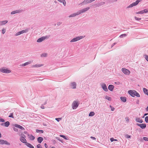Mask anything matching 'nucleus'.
I'll use <instances>...</instances> for the list:
<instances>
[{"mask_svg": "<svg viewBox=\"0 0 148 148\" xmlns=\"http://www.w3.org/2000/svg\"><path fill=\"white\" fill-rule=\"evenodd\" d=\"M0 71L2 73H9L11 72V71L5 67H2L0 68Z\"/></svg>", "mask_w": 148, "mask_h": 148, "instance_id": "1", "label": "nucleus"}, {"mask_svg": "<svg viewBox=\"0 0 148 148\" xmlns=\"http://www.w3.org/2000/svg\"><path fill=\"white\" fill-rule=\"evenodd\" d=\"M142 0H137L135 2L133 3L132 4H130L127 7V8H132L134 6H135L137 5L139 2H140L142 1Z\"/></svg>", "mask_w": 148, "mask_h": 148, "instance_id": "2", "label": "nucleus"}, {"mask_svg": "<svg viewBox=\"0 0 148 148\" xmlns=\"http://www.w3.org/2000/svg\"><path fill=\"white\" fill-rule=\"evenodd\" d=\"M83 38V36H77L71 39L70 42H75Z\"/></svg>", "mask_w": 148, "mask_h": 148, "instance_id": "3", "label": "nucleus"}, {"mask_svg": "<svg viewBox=\"0 0 148 148\" xmlns=\"http://www.w3.org/2000/svg\"><path fill=\"white\" fill-rule=\"evenodd\" d=\"M29 29H27L25 30H23L21 31H19L15 34V36H18L21 35V34H23L24 33H26L29 31Z\"/></svg>", "mask_w": 148, "mask_h": 148, "instance_id": "4", "label": "nucleus"}, {"mask_svg": "<svg viewBox=\"0 0 148 148\" xmlns=\"http://www.w3.org/2000/svg\"><path fill=\"white\" fill-rule=\"evenodd\" d=\"M122 72L125 75H128L130 74V71L127 69L125 68H123L121 69Z\"/></svg>", "mask_w": 148, "mask_h": 148, "instance_id": "5", "label": "nucleus"}, {"mask_svg": "<svg viewBox=\"0 0 148 148\" xmlns=\"http://www.w3.org/2000/svg\"><path fill=\"white\" fill-rule=\"evenodd\" d=\"M79 104L76 101H74L72 104V107L73 109H75L78 106Z\"/></svg>", "mask_w": 148, "mask_h": 148, "instance_id": "6", "label": "nucleus"}, {"mask_svg": "<svg viewBox=\"0 0 148 148\" xmlns=\"http://www.w3.org/2000/svg\"><path fill=\"white\" fill-rule=\"evenodd\" d=\"M49 37L47 36H43L39 38L37 40V42H40L44 40L47 38H48Z\"/></svg>", "mask_w": 148, "mask_h": 148, "instance_id": "7", "label": "nucleus"}, {"mask_svg": "<svg viewBox=\"0 0 148 148\" xmlns=\"http://www.w3.org/2000/svg\"><path fill=\"white\" fill-rule=\"evenodd\" d=\"M5 144L8 145H10V143L8 142L7 141L3 140L0 139V145Z\"/></svg>", "mask_w": 148, "mask_h": 148, "instance_id": "8", "label": "nucleus"}, {"mask_svg": "<svg viewBox=\"0 0 148 148\" xmlns=\"http://www.w3.org/2000/svg\"><path fill=\"white\" fill-rule=\"evenodd\" d=\"M136 91L135 90H129L128 91V93L132 97H135V93L134 92Z\"/></svg>", "mask_w": 148, "mask_h": 148, "instance_id": "9", "label": "nucleus"}, {"mask_svg": "<svg viewBox=\"0 0 148 148\" xmlns=\"http://www.w3.org/2000/svg\"><path fill=\"white\" fill-rule=\"evenodd\" d=\"M101 86L103 90L106 92L108 91V89L106 85L104 83H102L101 84Z\"/></svg>", "mask_w": 148, "mask_h": 148, "instance_id": "10", "label": "nucleus"}, {"mask_svg": "<svg viewBox=\"0 0 148 148\" xmlns=\"http://www.w3.org/2000/svg\"><path fill=\"white\" fill-rule=\"evenodd\" d=\"M90 9L89 7H87L85 8H84V9L80 10H79V12L80 14L82 13H83L84 12H85L88 10Z\"/></svg>", "mask_w": 148, "mask_h": 148, "instance_id": "11", "label": "nucleus"}, {"mask_svg": "<svg viewBox=\"0 0 148 148\" xmlns=\"http://www.w3.org/2000/svg\"><path fill=\"white\" fill-rule=\"evenodd\" d=\"M23 10H18L12 11L11 13V14H13L16 13H20L22 12Z\"/></svg>", "mask_w": 148, "mask_h": 148, "instance_id": "12", "label": "nucleus"}, {"mask_svg": "<svg viewBox=\"0 0 148 148\" xmlns=\"http://www.w3.org/2000/svg\"><path fill=\"white\" fill-rule=\"evenodd\" d=\"M77 84L76 82H72L70 84V87L72 89H75L76 88Z\"/></svg>", "mask_w": 148, "mask_h": 148, "instance_id": "13", "label": "nucleus"}, {"mask_svg": "<svg viewBox=\"0 0 148 148\" xmlns=\"http://www.w3.org/2000/svg\"><path fill=\"white\" fill-rule=\"evenodd\" d=\"M148 12V9H146L143 10H141L138 12H136V14H143L145 13H147Z\"/></svg>", "mask_w": 148, "mask_h": 148, "instance_id": "14", "label": "nucleus"}, {"mask_svg": "<svg viewBox=\"0 0 148 148\" xmlns=\"http://www.w3.org/2000/svg\"><path fill=\"white\" fill-rule=\"evenodd\" d=\"M136 125L138 126H139L142 129H145L146 126V124L145 123H142V124H139L137 123Z\"/></svg>", "mask_w": 148, "mask_h": 148, "instance_id": "15", "label": "nucleus"}, {"mask_svg": "<svg viewBox=\"0 0 148 148\" xmlns=\"http://www.w3.org/2000/svg\"><path fill=\"white\" fill-rule=\"evenodd\" d=\"M80 14L79 11L76 13H73L69 16V18H71L72 17H75L76 16L79 15Z\"/></svg>", "mask_w": 148, "mask_h": 148, "instance_id": "16", "label": "nucleus"}, {"mask_svg": "<svg viewBox=\"0 0 148 148\" xmlns=\"http://www.w3.org/2000/svg\"><path fill=\"white\" fill-rule=\"evenodd\" d=\"M20 140L23 143H27V140L25 138V137L23 136H21L20 138Z\"/></svg>", "mask_w": 148, "mask_h": 148, "instance_id": "17", "label": "nucleus"}, {"mask_svg": "<svg viewBox=\"0 0 148 148\" xmlns=\"http://www.w3.org/2000/svg\"><path fill=\"white\" fill-rule=\"evenodd\" d=\"M90 0H85L82 2L81 4L82 5H85L88 3H91Z\"/></svg>", "mask_w": 148, "mask_h": 148, "instance_id": "18", "label": "nucleus"}, {"mask_svg": "<svg viewBox=\"0 0 148 148\" xmlns=\"http://www.w3.org/2000/svg\"><path fill=\"white\" fill-rule=\"evenodd\" d=\"M14 126L15 127L19 128L22 130H25L24 128L23 127L20 125L17 124H15L14 125Z\"/></svg>", "mask_w": 148, "mask_h": 148, "instance_id": "19", "label": "nucleus"}, {"mask_svg": "<svg viewBox=\"0 0 148 148\" xmlns=\"http://www.w3.org/2000/svg\"><path fill=\"white\" fill-rule=\"evenodd\" d=\"M114 86L110 84L109 85L108 87V89L111 91H112L113 90Z\"/></svg>", "mask_w": 148, "mask_h": 148, "instance_id": "20", "label": "nucleus"}, {"mask_svg": "<svg viewBox=\"0 0 148 148\" xmlns=\"http://www.w3.org/2000/svg\"><path fill=\"white\" fill-rule=\"evenodd\" d=\"M43 140V138L42 137H38L37 138V141L39 143H41Z\"/></svg>", "mask_w": 148, "mask_h": 148, "instance_id": "21", "label": "nucleus"}, {"mask_svg": "<svg viewBox=\"0 0 148 148\" xmlns=\"http://www.w3.org/2000/svg\"><path fill=\"white\" fill-rule=\"evenodd\" d=\"M8 22L7 20L3 21H0V25H5Z\"/></svg>", "mask_w": 148, "mask_h": 148, "instance_id": "22", "label": "nucleus"}, {"mask_svg": "<svg viewBox=\"0 0 148 148\" xmlns=\"http://www.w3.org/2000/svg\"><path fill=\"white\" fill-rule=\"evenodd\" d=\"M28 136L29 138L31 140H34L35 138V137L32 135H29V134H28Z\"/></svg>", "mask_w": 148, "mask_h": 148, "instance_id": "23", "label": "nucleus"}, {"mask_svg": "<svg viewBox=\"0 0 148 148\" xmlns=\"http://www.w3.org/2000/svg\"><path fill=\"white\" fill-rule=\"evenodd\" d=\"M135 120L137 122H139L140 123H142L143 122V121L142 119H140V118H136V119Z\"/></svg>", "mask_w": 148, "mask_h": 148, "instance_id": "24", "label": "nucleus"}, {"mask_svg": "<svg viewBox=\"0 0 148 148\" xmlns=\"http://www.w3.org/2000/svg\"><path fill=\"white\" fill-rule=\"evenodd\" d=\"M59 2L62 3L63 5L65 6L66 5V2L65 0H57Z\"/></svg>", "mask_w": 148, "mask_h": 148, "instance_id": "25", "label": "nucleus"}, {"mask_svg": "<svg viewBox=\"0 0 148 148\" xmlns=\"http://www.w3.org/2000/svg\"><path fill=\"white\" fill-rule=\"evenodd\" d=\"M143 91L144 93L148 96V90L145 88H143Z\"/></svg>", "mask_w": 148, "mask_h": 148, "instance_id": "26", "label": "nucleus"}, {"mask_svg": "<svg viewBox=\"0 0 148 148\" xmlns=\"http://www.w3.org/2000/svg\"><path fill=\"white\" fill-rule=\"evenodd\" d=\"M120 99L123 102H125L126 101V98L125 97H120Z\"/></svg>", "mask_w": 148, "mask_h": 148, "instance_id": "27", "label": "nucleus"}, {"mask_svg": "<svg viewBox=\"0 0 148 148\" xmlns=\"http://www.w3.org/2000/svg\"><path fill=\"white\" fill-rule=\"evenodd\" d=\"M33 62L32 60H30L28 62H27L25 63L22 64V65H28L29 64H32V62Z\"/></svg>", "mask_w": 148, "mask_h": 148, "instance_id": "28", "label": "nucleus"}, {"mask_svg": "<svg viewBox=\"0 0 148 148\" xmlns=\"http://www.w3.org/2000/svg\"><path fill=\"white\" fill-rule=\"evenodd\" d=\"M26 145L27 147L30 148H34V146L29 143H27Z\"/></svg>", "mask_w": 148, "mask_h": 148, "instance_id": "29", "label": "nucleus"}, {"mask_svg": "<svg viewBox=\"0 0 148 148\" xmlns=\"http://www.w3.org/2000/svg\"><path fill=\"white\" fill-rule=\"evenodd\" d=\"M10 122L8 121H7L4 123V126L6 127H8L10 125Z\"/></svg>", "mask_w": 148, "mask_h": 148, "instance_id": "30", "label": "nucleus"}, {"mask_svg": "<svg viewBox=\"0 0 148 148\" xmlns=\"http://www.w3.org/2000/svg\"><path fill=\"white\" fill-rule=\"evenodd\" d=\"M60 137H62L64 138L65 140H69V138L67 137H66V136L62 135H60Z\"/></svg>", "mask_w": 148, "mask_h": 148, "instance_id": "31", "label": "nucleus"}, {"mask_svg": "<svg viewBox=\"0 0 148 148\" xmlns=\"http://www.w3.org/2000/svg\"><path fill=\"white\" fill-rule=\"evenodd\" d=\"M47 53H43L41 55V57H47Z\"/></svg>", "mask_w": 148, "mask_h": 148, "instance_id": "32", "label": "nucleus"}, {"mask_svg": "<svg viewBox=\"0 0 148 148\" xmlns=\"http://www.w3.org/2000/svg\"><path fill=\"white\" fill-rule=\"evenodd\" d=\"M95 113L94 112H91L89 114V116H92L94 115Z\"/></svg>", "mask_w": 148, "mask_h": 148, "instance_id": "33", "label": "nucleus"}, {"mask_svg": "<svg viewBox=\"0 0 148 148\" xmlns=\"http://www.w3.org/2000/svg\"><path fill=\"white\" fill-rule=\"evenodd\" d=\"M36 132L37 133H38L40 134L43 133V131L42 130H36Z\"/></svg>", "mask_w": 148, "mask_h": 148, "instance_id": "34", "label": "nucleus"}, {"mask_svg": "<svg viewBox=\"0 0 148 148\" xmlns=\"http://www.w3.org/2000/svg\"><path fill=\"white\" fill-rule=\"evenodd\" d=\"M105 4V2H101L96 5L97 7H99L100 6L104 5Z\"/></svg>", "mask_w": 148, "mask_h": 148, "instance_id": "35", "label": "nucleus"}, {"mask_svg": "<svg viewBox=\"0 0 148 148\" xmlns=\"http://www.w3.org/2000/svg\"><path fill=\"white\" fill-rule=\"evenodd\" d=\"M105 99L109 101H111L112 100L111 97L108 96H106L105 97Z\"/></svg>", "mask_w": 148, "mask_h": 148, "instance_id": "36", "label": "nucleus"}, {"mask_svg": "<svg viewBox=\"0 0 148 148\" xmlns=\"http://www.w3.org/2000/svg\"><path fill=\"white\" fill-rule=\"evenodd\" d=\"M127 36V35L126 34H123L120 35L119 37L121 38H122L123 37H125L126 36Z\"/></svg>", "mask_w": 148, "mask_h": 148, "instance_id": "37", "label": "nucleus"}, {"mask_svg": "<svg viewBox=\"0 0 148 148\" xmlns=\"http://www.w3.org/2000/svg\"><path fill=\"white\" fill-rule=\"evenodd\" d=\"M135 93V96H136L138 97H140V96L139 94L136 91V92H134Z\"/></svg>", "mask_w": 148, "mask_h": 148, "instance_id": "38", "label": "nucleus"}, {"mask_svg": "<svg viewBox=\"0 0 148 148\" xmlns=\"http://www.w3.org/2000/svg\"><path fill=\"white\" fill-rule=\"evenodd\" d=\"M13 129L14 131L15 132H18V129L17 127H13Z\"/></svg>", "mask_w": 148, "mask_h": 148, "instance_id": "39", "label": "nucleus"}, {"mask_svg": "<svg viewBox=\"0 0 148 148\" xmlns=\"http://www.w3.org/2000/svg\"><path fill=\"white\" fill-rule=\"evenodd\" d=\"M6 31V30L4 28H3L2 29V32L3 34H5Z\"/></svg>", "mask_w": 148, "mask_h": 148, "instance_id": "40", "label": "nucleus"}, {"mask_svg": "<svg viewBox=\"0 0 148 148\" xmlns=\"http://www.w3.org/2000/svg\"><path fill=\"white\" fill-rule=\"evenodd\" d=\"M145 121L146 123H148V116H147L145 117Z\"/></svg>", "mask_w": 148, "mask_h": 148, "instance_id": "41", "label": "nucleus"}, {"mask_svg": "<svg viewBox=\"0 0 148 148\" xmlns=\"http://www.w3.org/2000/svg\"><path fill=\"white\" fill-rule=\"evenodd\" d=\"M9 117H11L12 118H14V116H13V113H11L10 114V115L8 116Z\"/></svg>", "mask_w": 148, "mask_h": 148, "instance_id": "42", "label": "nucleus"}, {"mask_svg": "<svg viewBox=\"0 0 148 148\" xmlns=\"http://www.w3.org/2000/svg\"><path fill=\"white\" fill-rule=\"evenodd\" d=\"M55 119L58 122H59L60 120H62V118H56Z\"/></svg>", "mask_w": 148, "mask_h": 148, "instance_id": "43", "label": "nucleus"}, {"mask_svg": "<svg viewBox=\"0 0 148 148\" xmlns=\"http://www.w3.org/2000/svg\"><path fill=\"white\" fill-rule=\"evenodd\" d=\"M36 147L37 148H42V147H41V145L40 144H38L36 146Z\"/></svg>", "mask_w": 148, "mask_h": 148, "instance_id": "44", "label": "nucleus"}, {"mask_svg": "<svg viewBox=\"0 0 148 148\" xmlns=\"http://www.w3.org/2000/svg\"><path fill=\"white\" fill-rule=\"evenodd\" d=\"M143 139L146 141H148V138L146 137H143Z\"/></svg>", "mask_w": 148, "mask_h": 148, "instance_id": "45", "label": "nucleus"}, {"mask_svg": "<svg viewBox=\"0 0 148 148\" xmlns=\"http://www.w3.org/2000/svg\"><path fill=\"white\" fill-rule=\"evenodd\" d=\"M110 107L111 108V110L112 111H114V108L111 106L110 105Z\"/></svg>", "mask_w": 148, "mask_h": 148, "instance_id": "46", "label": "nucleus"}, {"mask_svg": "<svg viewBox=\"0 0 148 148\" xmlns=\"http://www.w3.org/2000/svg\"><path fill=\"white\" fill-rule=\"evenodd\" d=\"M134 18L135 20L137 21H139L141 19V18H137L136 16H135Z\"/></svg>", "mask_w": 148, "mask_h": 148, "instance_id": "47", "label": "nucleus"}, {"mask_svg": "<svg viewBox=\"0 0 148 148\" xmlns=\"http://www.w3.org/2000/svg\"><path fill=\"white\" fill-rule=\"evenodd\" d=\"M42 65H32L33 67H39Z\"/></svg>", "mask_w": 148, "mask_h": 148, "instance_id": "48", "label": "nucleus"}, {"mask_svg": "<svg viewBox=\"0 0 148 148\" xmlns=\"http://www.w3.org/2000/svg\"><path fill=\"white\" fill-rule=\"evenodd\" d=\"M145 58L146 60L148 62V56L147 55H145Z\"/></svg>", "mask_w": 148, "mask_h": 148, "instance_id": "49", "label": "nucleus"}, {"mask_svg": "<svg viewBox=\"0 0 148 148\" xmlns=\"http://www.w3.org/2000/svg\"><path fill=\"white\" fill-rule=\"evenodd\" d=\"M115 84L116 85H119L120 84V82H115Z\"/></svg>", "mask_w": 148, "mask_h": 148, "instance_id": "50", "label": "nucleus"}, {"mask_svg": "<svg viewBox=\"0 0 148 148\" xmlns=\"http://www.w3.org/2000/svg\"><path fill=\"white\" fill-rule=\"evenodd\" d=\"M0 122H4L5 120L3 119L0 118Z\"/></svg>", "mask_w": 148, "mask_h": 148, "instance_id": "51", "label": "nucleus"}, {"mask_svg": "<svg viewBox=\"0 0 148 148\" xmlns=\"http://www.w3.org/2000/svg\"><path fill=\"white\" fill-rule=\"evenodd\" d=\"M62 24V23L60 22H57V25H60L61 24Z\"/></svg>", "mask_w": 148, "mask_h": 148, "instance_id": "52", "label": "nucleus"}, {"mask_svg": "<svg viewBox=\"0 0 148 148\" xmlns=\"http://www.w3.org/2000/svg\"><path fill=\"white\" fill-rule=\"evenodd\" d=\"M114 139L113 138H110V140L111 142L114 141Z\"/></svg>", "mask_w": 148, "mask_h": 148, "instance_id": "53", "label": "nucleus"}, {"mask_svg": "<svg viewBox=\"0 0 148 148\" xmlns=\"http://www.w3.org/2000/svg\"><path fill=\"white\" fill-rule=\"evenodd\" d=\"M44 146L46 148H48V146L46 143H45L44 144Z\"/></svg>", "mask_w": 148, "mask_h": 148, "instance_id": "54", "label": "nucleus"}, {"mask_svg": "<svg viewBox=\"0 0 148 148\" xmlns=\"http://www.w3.org/2000/svg\"><path fill=\"white\" fill-rule=\"evenodd\" d=\"M90 138L93 140H96V138L94 137H93V136H91L90 137Z\"/></svg>", "mask_w": 148, "mask_h": 148, "instance_id": "55", "label": "nucleus"}, {"mask_svg": "<svg viewBox=\"0 0 148 148\" xmlns=\"http://www.w3.org/2000/svg\"><path fill=\"white\" fill-rule=\"evenodd\" d=\"M41 108L42 109H44L45 108V107H44L43 105H42H42L41 106Z\"/></svg>", "mask_w": 148, "mask_h": 148, "instance_id": "56", "label": "nucleus"}, {"mask_svg": "<svg viewBox=\"0 0 148 148\" xmlns=\"http://www.w3.org/2000/svg\"><path fill=\"white\" fill-rule=\"evenodd\" d=\"M126 137L128 138H130L131 136L128 135H127Z\"/></svg>", "mask_w": 148, "mask_h": 148, "instance_id": "57", "label": "nucleus"}, {"mask_svg": "<svg viewBox=\"0 0 148 148\" xmlns=\"http://www.w3.org/2000/svg\"><path fill=\"white\" fill-rule=\"evenodd\" d=\"M24 133L26 134H27V135L28 136V134H29L27 132H24Z\"/></svg>", "mask_w": 148, "mask_h": 148, "instance_id": "58", "label": "nucleus"}, {"mask_svg": "<svg viewBox=\"0 0 148 148\" xmlns=\"http://www.w3.org/2000/svg\"><path fill=\"white\" fill-rule=\"evenodd\" d=\"M148 113H145V114H144V116H143V118H144V117L145 116H146V115H148Z\"/></svg>", "mask_w": 148, "mask_h": 148, "instance_id": "59", "label": "nucleus"}, {"mask_svg": "<svg viewBox=\"0 0 148 148\" xmlns=\"http://www.w3.org/2000/svg\"><path fill=\"white\" fill-rule=\"evenodd\" d=\"M116 44V43L115 42L113 43L112 45V47H113L114 45Z\"/></svg>", "mask_w": 148, "mask_h": 148, "instance_id": "60", "label": "nucleus"}, {"mask_svg": "<svg viewBox=\"0 0 148 148\" xmlns=\"http://www.w3.org/2000/svg\"><path fill=\"white\" fill-rule=\"evenodd\" d=\"M136 103L137 104H138L139 103V100H138L136 101Z\"/></svg>", "mask_w": 148, "mask_h": 148, "instance_id": "61", "label": "nucleus"}, {"mask_svg": "<svg viewBox=\"0 0 148 148\" xmlns=\"http://www.w3.org/2000/svg\"><path fill=\"white\" fill-rule=\"evenodd\" d=\"M146 110L147 111H148V104L147 107L146 108Z\"/></svg>", "mask_w": 148, "mask_h": 148, "instance_id": "62", "label": "nucleus"}, {"mask_svg": "<svg viewBox=\"0 0 148 148\" xmlns=\"http://www.w3.org/2000/svg\"><path fill=\"white\" fill-rule=\"evenodd\" d=\"M47 101H45L43 105H45V104H47Z\"/></svg>", "mask_w": 148, "mask_h": 148, "instance_id": "63", "label": "nucleus"}, {"mask_svg": "<svg viewBox=\"0 0 148 148\" xmlns=\"http://www.w3.org/2000/svg\"><path fill=\"white\" fill-rule=\"evenodd\" d=\"M1 126L4 125V123H2L1 124Z\"/></svg>", "mask_w": 148, "mask_h": 148, "instance_id": "64", "label": "nucleus"}]
</instances>
